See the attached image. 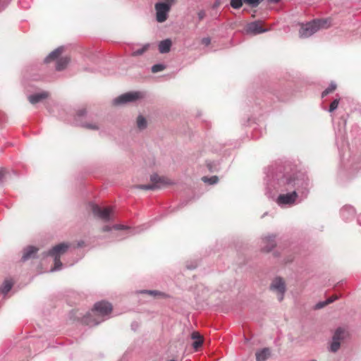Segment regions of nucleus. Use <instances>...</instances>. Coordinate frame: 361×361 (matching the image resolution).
<instances>
[{
    "mask_svg": "<svg viewBox=\"0 0 361 361\" xmlns=\"http://www.w3.org/2000/svg\"><path fill=\"white\" fill-rule=\"evenodd\" d=\"M244 2L252 8L258 6V5L262 1V0H243Z\"/></svg>",
    "mask_w": 361,
    "mask_h": 361,
    "instance_id": "nucleus-30",
    "label": "nucleus"
},
{
    "mask_svg": "<svg viewBox=\"0 0 361 361\" xmlns=\"http://www.w3.org/2000/svg\"><path fill=\"white\" fill-rule=\"evenodd\" d=\"M207 167L209 169V171H212V163L211 162H209L207 163Z\"/></svg>",
    "mask_w": 361,
    "mask_h": 361,
    "instance_id": "nucleus-45",
    "label": "nucleus"
},
{
    "mask_svg": "<svg viewBox=\"0 0 361 361\" xmlns=\"http://www.w3.org/2000/svg\"><path fill=\"white\" fill-rule=\"evenodd\" d=\"M112 311V305L106 301L97 302L94 304V308L83 319L84 323L90 326H96L104 320L100 319L104 317Z\"/></svg>",
    "mask_w": 361,
    "mask_h": 361,
    "instance_id": "nucleus-2",
    "label": "nucleus"
},
{
    "mask_svg": "<svg viewBox=\"0 0 361 361\" xmlns=\"http://www.w3.org/2000/svg\"><path fill=\"white\" fill-rule=\"evenodd\" d=\"M274 235H269L262 239V243L264 245L262 250L265 252H270L276 245Z\"/></svg>",
    "mask_w": 361,
    "mask_h": 361,
    "instance_id": "nucleus-13",
    "label": "nucleus"
},
{
    "mask_svg": "<svg viewBox=\"0 0 361 361\" xmlns=\"http://www.w3.org/2000/svg\"><path fill=\"white\" fill-rule=\"evenodd\" d=\"M270 355V350L269 348H263L256 353L257 361H266Z\"/></svg>",
    "mask_w": 361,
    "mask_h": 361,
    "instance_id": "nucleus-19",
    "label": "nucleus"
},
{
    "mask_svg": "<svg viewBox=\"0 0 361 361\" xmlns=\"http://www.w3.org/2000/svg\"><path fill=\"white\" fill-rule=\"evenodd\" d=\"M191 338H192V339H193V340H195V341H196V340H199V339H202V337L201 336V335H200L199 333H197V332H193V333L192 334Z\"/></svg>",
    "mask_w": 361,
    "mask_h": 361,
    "instance_id": "nucleus-36",
    "label": "nucleus"
},
{
    "mask_svg": "<svg viewBox=\"0 0 361 361\" xmlns=\"http://www.w3.org/2000/svg\"><path fill=\"white\" fill-rule=\"evenodd\" d=\"M345 330L342 327H338L336 329L332 338L334 340L342 341L344 339Z\"/></svg>",
    "mask_w": 361,
    "mask_h": 361,
    "instance_id": "nucleus-21",
    "label": "nucleus"
},
{
    "mask_svg": "<svg viewBox=\"0 0 361 361\" xmlns=\"http://www.w3.org/2000/svg\"><path fill=\"white\" fill-rule=\"evenodd\" d=\"M327 305V302L325 300L324 302H318L316 305H315V308L316 309H320V308H322L324 307L325 305Z\"/></svg>",
    "mask_w": 361,
    "mask_h": 361,
    "instance_id": "nucleus-39",
    "label": "nucleus"
},
{
    "mask_svg": "<svg viewBox=\"0 0 361 361\" xmlns=\"http://www.w3.org/2000/svg\"><path fill=\"white\" fill-rule=\"evenodd\" d=\"M203 343V339H199V340H196L193 342L192 343V347L195 348V349H197L199 348Z\"/></svg>",
    "mask_w": 361,
    "mask_h": 361,
    "instance_id": "nucleus-33",
    "label": "nucleus"
},
{
    "mask_svg": "<svg viewBox=\"0 0 361 361\" xmlns=\"http://www.w3.org/2000/svg\"><path fill=\"white\" fill-rule=\"evenodd\" d=\"M49 94L47 92H42L30 95L28 97V100L32 104H35L47 98Z\"/></svg>",
    "mask_w": 361,
    "mask_h": 361,
    "instance_id": "nucleus-14",
    "label": "nucleus"
},
{
    "mask_svg": "<svg viewBox=\"0 0 361 361\" xmlns=\"http://www.w3.org/2000/svg\"><path fill=\"white\" fill-rule=\"evenodd\" d=\"M172 45L171 40L170 39H166L162 40L159 44V51L161 54L169 53L171 50Z\"/></svg>",
    "mask_w": 361,
    "mask_h": 361,
    "instance_id": "nucleus-18",
    "label": "nucleus"
},
{
    "mask_svg": "<svg viewBox=\"0 0 361 361\" xmlns=\"http://www.w3.org/2000/svg\"><path fill=\"white\" fill-rule=\"evenodd\" d=\"M270 288L277 293L279 301H281L283 299L286 288L285 282L282 278H275L270 286Z\"/></svg>",
    "mask_w": 361,
    "mask_h": 361,
    "instance_id": "nucleus-8",
    "label": "nucleus"
},
{
    "mask_svg": "<svg viewBox=\"0 0 361 361\" xmlns=\"http://www.w3.org/2000/svg\"><path fill=\"white\" fill-rule=\"evenodd\" d=\"M337 299V297H330L326 301L327 302V305L328 304H330L331 302H333L334 301H335Z\"/></svg>",
    "mask_w": 361,
    "mask_h": 361,
    "instance_id": "nucleus-42",
    "label": "nucleus"
},
{
    "mask_svg": "<svg viewBox=\"0 0 361 361\" xmlns=\"http://www.w3.org/2000/svg\"><path fill=\"white\" fill-rule=\"evenodd\" d=\"M134 327H136V325H134V324H132V327L133 328Z\"/></svg>",
    "mask_w": 361,
    "mask_h": 361,
    "instance_id": "nucleus-50",
    "label": "nucleus"
},
{
    "mask_svg": "<svg viewBox=\"0 0 361 361\" xmlns=\"http://www.w3.org/2000/svg\"><path fill=\"white\" fill-rule=\"evenodd\" d=\"M134 327H136V325H134V324H132V327L133 328Z\"/></svg>",
    "mask_w": 361,
    "mask_h": 361,
    "instance_id": "nucleus-51",
    "label": "nucleus"
},
{
    "mask_svg": "<svg viewBox=\"0 0 361 361\" xmlns=\"http://www.w3.org/2000/svg\"><path fill=\"white\" fill-rule=\"evenodd\" d=\"M90 207L94 216L97 219L108 222L114 220V212L111 207H101L94 203L90 204Z\"/></svg>",
    "mask_w": 361,
    "mask_h": 361,
    "instance_id": "nucleus-5",
    "label": "nucleus"
},
{
    "mask_svg": "<svg viewBox=\"0 0 361 361\" xmlns=\"http://www.w3.org/2000/svg\"><path fill=\"white\" fill-rule=\"evenodd\" d=\"M329 26L330 22L328 19H314L305 24L301 25L299 35L302 38H307L320 29L327 28Z\"/></svg>",
    "mask_w": 361,
    "mask_h": 361,
    "instance_id": "nucleus-3",
    "label": "nucleus"
},
{
    "mask_svg": "<svg viewBox=\"0 0 361 361\" xmlns=\"http://www.w3.org/2000/svg\"><path fill=\"white\" fill-rule=\"evenodd\" d=\"M150 180L152 183L145 184V185H139L136 188L142 190H154L158 188H160L161 185H165L166 183L164 181V178L159 177L157 174L152 175L150 177Z\"/></svg>",
    "mask_w": 361,
    "mask_h": 361,
    "instance_id": "nucleus-9",
    "label": "nucleus"
},
{
    "mask_svg": "<svg viewBox=\"0 0 361 361\" xmlns=\"http://www.w3.org/2000/svg\"><path fill=\"white\" fill-rule=\"evenodd\" d=\"M13 286V283L11 280H5L3 285L0 288V291L6 295L7 294L11 289Z\"/></svg>",
    "mask_w": 361,
    "mask_h": 361,
    "instance_id": "nucleus-22",
    "label": "nucleus"
},
{
    "mask_svg": "<svg viewBox=\"0 0 361 361\" xmlns=\"http://www.w3.org/2000/svg\"><path fill=\"white\" fill-rule=\"evenodd\" d=\"M202 180L204 182V183H207L210 185H213V184H216L218 180H219V178L216 176H213L210 178H208L207 176H204L202 177Z\"/></svg>",
    "mask_w": 361,
    "mask_h": 361,
    "instance_id": "nucleus-26",
    "label": "nucleus"
},
{
    "mask_svg": "<svg viewBox=\"0 0 361 361\" xmlns=\"http://www.w3.org/2000/svg\"><path fill=\"white\" fill-rule=\"evenodd\" d=\"M205 16H206V14L204 11H200L197 13V17H198L199 20H203L204 18L205 17Z\"/></svg>",
    "mask_w": 361,
    "mask_h": 361,
    "instance_id": "nucleus-38",
    "label": "nucleus"
},
{
    "mask_svg": "<svg viewBox=\"0 0 361 361\" xmlns=\"http://www.w3.org/2000/svg\"><path fill=\"white\" fill-rule=\"evenodd\" d=\"M137 126L140 130H144L147 126V122L145 117L140 115L137 118Z\"/></svg>",
    "mask_w": 361,
    "mask_h": 361,
    "instance_id": "nucleus-23",
    "label": "nucleus"
},
{
    "mask_svg": "<svg viewBox=\"0 0 361 361\" xmlns=\"http://www.w3.org/2000/svg\"><path fill=\"white\" fill-rule=\"evenodd\" d=\"M141 293H146V294H148V295H150L152 296H154V297H157V296H165L166 294L164 293H161L160 291H158V290H142L140 291Z\"/></svg>",
    "mask_w": 361,
    "mask_h": 361,
    "instance_id": "nucleus-25",
    "label": "nucleus"
},
{
    "mask_svg": "<svg viewBox=\"0 0 361 361\" xmlns=\"http://www.w3.org/2000/svg\"><path fill=\"white\" fill-rule=\"evenodd\" d=\"M195 267H188V268L189 269H194Z\"/></svg>",
    "mask_w": 361,
    "mask_h": 361,
    "instance_id": "nucleus-48",
    "label": "nucleus"
},
{
    "mask_svg": "<svg viewBox=\"0 0 361 361\" xmlns=\"http://www.w3.org/2000/svg\"><path fill=\"white\" fill-rule=\"evenodd\" d=\"M171 7V3L157 2L155 4L154 8L157 22L164 23L166 20Z\"/></svg>",
    "mask_w": 361,
    "mask_h": 361,
    "instance_id": "nucleus-7",
    "label": "nucleus"
},
{
    "mask_svg": "<svg viewBox=\"0 0 361 361\" xmlns=\"http://www.w3.org/2000/svg\"><path fill=\"white\" fill-rule=\"evenodd\" d=\"M145 97V93L143 92L135 91V92H129L125 94H123L113 100V104L114 105H121L127 104L128 102H135L137 99H142Z\"/></svg>",
    "mask_w": 361,
    "mask_h": 361,
    "instance_id": "nucleus-6",
    "label": "nucleus"
},
{
    "mask_svg": "<svg viewBox=\"0 0 361 361\" xmlns=\"http://www.w3.org/2000/svg\"><path fill=\"white\" fill-rule=\"evenodd\" d=\"M339 101H340L339 99H334V101L331 103V104L329 106V112H333L338 108Z\"/></svg>",
    "mask_w": 361,
    "mask_h": 361,
    "instance_id": "nucleus-31",
    "label": "nucleus"
},
{
    "mask_svg": "<svg viewBox=\"0 0 361 361\" xmlns=\"http://www.w3.org/2000/svg\"><path fill=\"white\" fill-rule=\"evenodd\" d=\"M69 63V59L67 57L60 58L56 61V69L59 71L63 70L68 63Z\"/></svg>",
    "mask_w": 361,
    "mask_h": 361,
    "instance_id": "nucleus-20",
    "label": "nucleus"
},
{
    "mask_svg": "<svg viewBox=\"0 0 361 361\" xmlns=\"http://www.w3.org/2000/svg\"><path fill=\"white\" fill-rule=\"evenodd\" d=\"M218 5H219V2H216V3L214 4V6H215V7H216V6H218Z\"/></svg>",
    "mask_w": 361,
    "mask_h": 361,
    "instance_id": "nucleus-49",
    "label": "nucleus"
},
{
    "mask_svg": "<svg viewBox=\"0 0 361 361\" xmlns=\"http://www.w3.org/2000/svg\"><path fill=\"white\" fill-rule=\"evenodd\" d=\"M16 173L13 171H8L4 168L0 169V185L4 183L8 180H10Z\"/></svg>",
    "mask_w": 361,
    "mask_h": 361,
    "instance_id": "nucleus-17",
    "label": "nucleus"
},
{
    "mask_svg": "<svg viewBox=\"0 0 361 361\" xmlns=\"http://www.w3.org/2000/svg\"><path fill=\"white\" fill-rule=\"evenodd\" d=\"M6 119V116L4 112L0 111V122H4Z\"/></svg>",
    "mask_w": 361,
    "mask_h": 361,
    "instance_id": "nucleus-43",
    "label": "nucleus"
},
{
    "mask_svg": "<svg viewBox=\"0 0 361 361\" xmlns=\"http://www.w3.org/2000/svg\"><path fill=\"white\" fill-rule=\"evenodd\" d=\"M10 1H11V0H0V3H1L0 11L4 10L8 6V4L10 3Z\"/></svg>",
    "mask_w": 361,
    "mask_h": 361,
    "instance_id": "nucleus-34",
    "label": "nucleus"
},
{
    "mask_svg": "<svg viewBox=\"0 0 361 361\" xmlns=\"http://www.w3.org/2000/svg\"><path fill=\"white\" fill-rule=\"evenodd\" d=\"M169 361H176V360H169Z\"/></svg>",
    "mask_w": 361,
    "mask_h": 361,
    "instance_id": "nucleus-52",
    "label": "nucleus"
},
{
    "mask_svg": "<svg viewBox=\"0 0 361 361\" xmlns=\"http://www.w3.org/2000/svg\"><path fill=\"white\" fill-rule=\"evenodd\" d=\"M268 30L263 28L262 27L261 23L259 21H254L249 24H247L246 27V32L247 33L258 35L263 32H267Z\"/></svg>",
    "mask_w": 361,
    "mask_h": 361,
    "instance_id": "nucleus-11",
    "label": "nucleus"
},
{
    "mask_svg": "<svg viewBox=\"0 0 361 361\" xmlns=\"http://www.w3.org/2000/svg\"><path fill=\"white\" fill-rule=\"evenodd\" d=\"M281 0H268V1L269 3H271V4H277Z\"/></svg>",
    "mask_w": 361,
    "mask_h": 361,
    "instance_id": "nucleus-44",
    "label": "nucleus"
},
{
    "mask_svg": "<svg viewBox=\"0 0 361 361\" xmlns=\"http://www.w3.org/2000/svg\"><path fill=\"white\" fill-rule=\"evenodd\" d=\"M63 51V47H59L51 51L45 59L44 63H47L57 59Z\"/></svg>",
    "mask_w": 361,
    "mask_h": 361,
    "instance_id": "nucleus-16",
    "label": "nucleus"
},
{
    "mask_svg": "<svg viewBox=\"0 0 361 361\" xmlns=\"http://www.w3.org/2000/svg\"><path fill=\"white\" fill-rule=\"evenodd\" d=\"M68 247V243H62L53 247L48 251L47 255L53 257L54 259V267L51 269V271H59L62 268L63 264L60 261V256L64 254Z\"/></svg>",
    "mask_w": 361,
    "mask_h": 361,
    "instance_id": "nucleus-4",
    "label": "nucleus"
},
{
    "mask_svg": "<svg viewBox=\"0 0 361 361\" xmlns=\"http://www.w3.org/2000/svg\"><path fill=\"white\" fill-rule=\"evenodd\" d=\"M267 175V187L281 192L276 200L281 207H291L297 200L306 198L309 193V178L290 164L271 166Z\"/></svg>",
    "mask_w": 361,
    "mask_h": 361,
    "instance_id": "nucleus-1",
    "label": "nucleus"
},
{
    "mask_svg": "<svg viewBox=\"0 0 361 361\" xmlns=\"http://www.w3.org/2000/svg\"><path fill=\"white\" fill-rule=\"evenodd\" d=\"M86 114V110L85 109H82L78 111L75 122L76 125L82 126L84 128L91 129V130H97L99 128L98 126L96 123H83L80 121V118L83 117Z\"/></svg>",
    "mask_w": 361,
    "mask_h": 361,
    "instance_id": "nucleus-10",
    "label": "nucleus"
},
{
    "mask_svg": "<svg viewBox=\"0 0 361 361\" xmlns=\"http://www.w3.org/2000/svg\"><path fill=\"white\" fill-rule=\"evenodd\" d=\"M166 1H168L167 3H172L174 0H166Z\"/></svg>",
    "mask_w": 361,
    "mask_h": 361,
    "instance_id": "nucleus-47",
    "label": "nucleus"
},
{
    "mask_svg": "<svg viewBox=\"0 0 361 361\" xmlns=\"http://www.w3.org/2000/svg\"><path fill=\"white\" fill-rule=\"evenodd\" d=\"M166 68V65L162 64V63H157V64L152 66V72L154 73H158V72L165 70Z\"/></svg>",
    "mask_w": 361,
    "mask_h": 361,
    "instance_id": "nucleus-29",
    "label": "nucleus"
},
{
    "mask_svg": "<svg viewBox=\"0 0 361 361\" xmlns=\"http://www.w3.org/2000/svg\"><path fill=\"white\" fill-rule=\"evenodd\" d=\"M243 2V0H231L230 5L233 8L238 9L242 7Z\"/></svg>",
    "mask_w": 361,
    "mask_h": 361,
    "instance_id": "nucleus-28",
    "label": "nucleus"
},
{
    "mask_svg": "<svg viewBox=\"0 0 361 361\" xmlns=\"http://www.w3.org/2000/svg\"><path fill=\"white\" fill-rule=\"evenodd\" d=\"M147 48H148V45L147 44L145 45L142 48L135 50L133 52L132 55L134 56L142 55L147 49Z\"/></svg>",
    "mask_w": 361,
    "mask_h": 361,
    "instance_id": "nucleus-32",
    "label": "nucleus"
},
{
    "mask_svg": "<svg viewBox=\"0 0 361 361\" xmlns=\"http://www.w3.org/2000/svg\"><path fill=\"white\" fill-rule=\"evenodd\" d=\"M112 228L115 230H125L127 229L128 227L121 224H116L112 226Z\"/></svg>",
    "mask_w": 361,
    "mask_h": 361,
    "instance_id": "nucleus-35",
    "label": "nucleus"
},
{
    "mask_svg": "<svg viewBox=\"0 0 361 361\" xmlns=\"http://www.w3.org/2000/svg\"><path fill=\"white\" fill-rule=\"evenodd\" d=\"M211 43V39L209 37H204L202 39V44L204 46H208Z\"/></svg>",
    "mask_w": 361,
    "mask_h": 361,
    "instance_id": "nucleus-37",
    "label": "nucleus"
},
{
    "mask_svg": "<svg viewBox=\"0 0 361 361\" xmlns=\"http://www.w3.org/2000/svg\"><path fill=\"white\" fill-rule=\"evenodd\" d=\"M336 89V84L335 82H331L329 86L322 92V97H324L329 93L334 92Z\"/></svg>",
    "mask_w": 361,
    "mask_h": 361,
    "instance_id": "nucleus-27",
    "label": "nucleus"
},
{
    "mask_svg": "<svg viewBox=\"0 0 361 361\" xmlns=\"http://www.w3.org/2000/svg\"><path fill=\"white\" fill-rule=\"evenodd\" d=\"M83 244V241L78 242V247H81Z\"/></svg>",
    "mask_w": 361,
    "mask_h": 361,
    "instance_id": "nucleus-46",
    "label": "nucleus"
},
{
    "mask_svg": "<svg viewBox=\"0 0 361 361\" xmlns=\"http://www.w3.org/2000/svg\"><path fill=\"white\" fill-rule=\"evenodd\" d=\"M341 215L343 220L350 221L353 219L355 216V210L353 207L346 205L341 209Z\"/></svg>",
    "mask_w": 361,
    "mask_h": 361,
    "instance_id": "nucleus-12",
    "label": "nucleus"
},
{
    "mask_svg": "<svg viewBox=\"0 0 361 361\" xmlns=\"http://www.w3.org/2000/svg\"><path fill=\"white\" fill-rule=\"evenodd\" d=\"M112 229H113L112 226H104L102 228V231H104V232H108V231H111Z\"/></svg>",
    "mask_w": 361,
    "mask_h": 361,
    "instance_id": "nucleus-41",
    "label": "nucleus"
},
{
    "mask_svg": "<svg viewBox=\"0 0 361 361\" xmlns=\"http://www.w3.org/2000/svg\"><path fill=\"white\" fill-rule=\"evenodd\" d=\"M38 249L34 246H28L24 250L23 255L22 256V261L25 262L30 258L35 257L37 254Z\"/></svg>",
    "mask_w": 361,
    "mask_h": 361,
    "instance_id": "nucleus-15",
    "label": "nucleus"
},
{
    "mask_svg": "<svg viewBox=\"0 0 361 361\" xmlns=\"http://www.w3.org/2000/svg\"><path fill=\"white\" fill-rule=\"evenodd\" d=\"M340 346H341V341H337V340H334L332 338V341L331 342L330 347H329V351H331L332 353H336L339 350Z\"/></svg>",
    "mask_w": 361,
    "mask_h": 361,
    "instance_id": "nucleus-24",
    "label": "nucleus"
},
{
    "mask_svg": "<svg viewBox=\"0 0 361 361\" xmlns=\"http://www.w3.org/2000/svg\"><path fill=\"white\" fill-rule=\"evenodd\" d=\"M141 231H142V229L137 228H134L133 230L129 231L128 233L130 235H134L135 233H140Z\"/></svg>",
    "mask_w": 361,
    "mask_h": 361,
    "instance_id": "nucleus-40",
    "label": "nucleus"
}]
</instances>
